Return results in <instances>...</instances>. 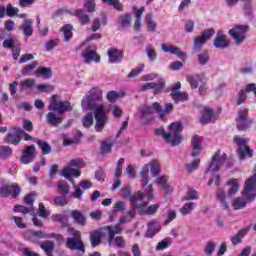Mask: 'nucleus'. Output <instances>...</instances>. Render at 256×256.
<instances>
[{
	"label": "nucleus",
	"mask_w": 256,
	"mask_h": 256,
	"mask_svg": "<svg viewBox=\"0 0 256 256\" xmlns=\"http://www.w3.org/2000/svg\"><path fill=\"white\" fill-rule=\"evenodd\" d=\"M183 131V126L179 122H173L169 125V131L165 132V128L160 127L156 129L155 133L159 137H163L167 143H171L173 147L180 145L183 141V136L181 132Z\"/></svg>",
	"instance_id": "nucleus-1"
},
{
	"label": "nucleus",
	"mask_w": 256,
	"mask_h": 256,
	"mask_svg": "<svg viewBox=\"0 0 256 256\" xmlns=\"http://www.w3.org/2000/svg\"><path fill=\"white\" fill-rule=\"evenodd\" d=\"M103 100V91L99 87H93L83 97L81 105L83 111H93L99 107H105L101 101Z\"/></svg>",
	"instance_id": "nucleus-2"
},
{
	"label": "nucleus",
	"mask_w": 256,
	"mask_h": 256,
	"mask_svg": "<svg viewBox=\"0 0 256 256\" xmlns=\"http://www.w3.org/2000/svg\"><path fill=\"white\" fill-rule=\"evenodd\" d=\"M226 185L230 186V189L227 192L223 188H219L216 192L217 200L222 209H229L231 198L235 197L236 193H239V180L230 179L227 181Z\"/></svg>",
	"instance_id": "nucleus-3"
},
{
	"label": "nucleus",
	"mask_w": 256,
	"mask_h": 256,
	"mask_svg": "<svg viewBox=\"0 0 256 256\" xmlns=\"http://www.w3.org/2000/svg\"><path fill=\"white\" fill-rule=\"evenodd\" d=\"M82 167H85L83 159L74 158L61 170L60 175L73 183V179L71 177H81V171H77L75 169H82Z\"/></svg>",
	"instance_id": "nucleus-4"
},
{
	"label": "nucleus",
	"mask_w": 256,
	"mask_h": 256,
	"mask_svg": "<svg viewBox=\"0 0 256 256\" xmlns=\"http://www.w3.org/2000/svg\"><path fill=\"white\" fill-rule=\"evenodd\" d=\"M70 235L72 237L66 239L67 249L85 253V244H83V240L81 239V232L79 230L70 229Z\"/></svg>",
	"instance_id": "nucleus-5"
},
{
	"label": "nucleus",
	"mask_w": 256,
	"mask_h": 256,
	"mask_svg": "<svg viewBox=\"0 0 256 256\" xmlns=\"http://www.w3.org/2000/svg\"><path fill=\"white\" fill-rule=\"evenodd\" d=\"M233 143L238 146V157L239 159H247L253 157V150L247 145L249 138H243L239 135L234 136Z\"/></svg>",
	"instance_id": "nucleus-6"
},
{
	"label": "nucleus",
	"mask_w": 256,
	"mask_h": 256,
	"mask_svg": "<svg viewBox=\"0 0 256 256\" xmlns=\"http://www.w3.org/2000/svg\"><path fill=\"white\" fill-rule=\"evenodd\" d=\"M149 167V164H145L140 171L141 187L146 193L147 200L153 201L155 196L153 195V185H149Z\"/></svg>",
	"instance_id": "nucleus-7"
},
{
	"label": "nucleus",
	"mask_w": 256,
	"mask_h": 256,
	"mask_svg": "<svg viewBox=\"0 0 256 256\" xmlns=\"http://www.w3.org/2000/svg\"><path fill=\"white\" fill-rule=\"evenodd\" d=\"M94 119L96 121L94 129L97 133H101L105 129V125L109 123V117H107V110L105 106H99L94 110Z\"/></svg>",
	"instance_id": "nucleus-8"
},
{
	"label": "nucleus",
	"mask_w": 256,
	"mask_h": 256,
	"mask_svg": "<svg viewBox=\"0 0 256 256\" xmlns=\"http://www.w3.org/2000/svg\"><path fill=\"white\" fill-rule=\"evenodd\" d=\"M72 110L73 106H71V103H69V101H59L57 100V95H53L51 97L50 104L48 105V111H57V113L63 115V113H66V111Z\"/></svg>",
	"instance_id": "nucleus-9"
},
{
	"label": "nucleus",
	"mask_w": 256,
	"mask_h": 256,
	"mask_svg": "<svg viewBox=\"0 0 256 256\" xmlns=\"http://www.w3.org/2000/svg\"><path fill=\"white\" fill-rule=\"evenodd\" d=\"M227 160V154L225 152H221L218 150L212 156V161L210 162L208 168L206 169L205 173H215L219 169H221L223 163Z\"/></svg>",
	"instance_id": "nucleus-10"
},
{
	"label": "nucleus",
	"mask_w": 256,
	"mask_h": 256,
	"mask_svg": "<svg viewBox=\"0 0 256 256\" xmlns=\"http://www.w3.org/2000/svg\"><path fill=\"white\" fill-rule=\"evenodd\" d=\"M213 35H215V29L213 28L202 31L198 37L194 38V51H199Z\"/></svg>",
	"instance_id": "nucleus-11"
},
{
	"label": "nucleus",
	"mask_w": 256,
	"mask_h": 256,
	"mask_svg": "<svg viewBox=\"0 0 256 256\" xmlns=\"http://www.w3.org/2000/svg\"><path fill=\"white\" fill-rule=\"evenodd\" d=\"M243 195L248 201H253L256 197V174L245 181Z\"/></svg>",
	"instance_id": "nucleus-12"
},
{
	"label": "nucleus",
	"mask_w": 256,
	"mask_h": 256,
	"mask_svg": "<svg viewBox=\"0 0 256 256\" xmlns=\"http://www.w3.org/2000/svg\"><path fill=\"white\" fill-rule=\"evenodd\" d=\"M247 26L238 25L229 30V35L234 39L236 45H240L245 41V33H247Z\"/></svg>",
	"instance_id": "nucleus-13"
},
{
	"label": "nucleus",
	"mask_w": 256,
	"mask_h": 256,
	"mask_svg": "<svg viewBox=\"0 0 256 256\" xmlns=\"http://www.w3.org/2000/svg\"><path fill=\"white\" fill-rule=\"evenodd\" d=\"M147 199V193L144 191H138L137 194L130 197V203L132 207H135L136 209H144V207H147L149 205V202L143 201L144 199Z\"/></svg>",
	"instance_id": "nucleus-14"
},
{
	"label": "nucleus",
	"mask_w": 256,
	"mask_h": 256,
	"mask_svg": "<svg viewBox=\"0 0 256 256\" xmlns=\"http://www.w3.org/2000/svg\"><path fill=\"white\" fill-rule=\"evenodd\" d=\"M0 195L1 197H13V199H16V197H19L21 195V187L17 185L16 183H13L8 186H4L0 188Z\"/></svg>",
	"instance_id": "nucleus-15"
},
{
	"label": "nucleus",
	"mask_w": 256,
	"mask_h": 256,
	"mask_svg": "<svg viewBox=\"0 0 256 256\" xmlns=\"http://www.w3.org/2000/svg\"><path fill=\"white\" fill-rule=\"evenodd\" d=\"M95 51H97L96 46H88L84 51H82V57L85 63H99L101 61V56H99Z\"/></svg>",
	"instance_id": "nucleus-16"
},
{
	"label": "nucleus",
	"mask_w": 256,
	"mask_h": 256,
	"mask_svg": "<svg viewBox=\"0 0 256 256\" xmlns=\"http://www.w3.org/2000/svg\"><path fill=\"white\" fill-rule=\"evenodd\" d=\"M152 108L154 109V111H156V113L158 114L159 119H161V121H165V117H167V115H170L171 113H173V104L172 103H167L163 109L161 107V105H159V103L155 102L152 104Z\"/></svg>",
	"instance_id": "nucleus-17"
},
{
	"label": "nucleus",
	"mask_w": 256,
	"mask_h": 256,
	"mask_svg": "<svg viewBox=\"0 0 256 256\" xmlns=\"http://www.w3.org/2000/svg\"><path fill=\"white\" fill-rule=\"evenodd\" d=\"M46 119L48 125H51V127H59V125L63 123V114L55 112V110H50V112L46 114Z\"/></svg>",
	"instance_id": "nucleus-18"
},
{
	"label": "nucleus",
	"mask_w": 256,
	"mask_h": 256,
	"mask_svg": "<svg viewBox=\"0 0 256 256\" xmlns=\"http://www.w3.org/2000/svg\"><path fill=\"white\" fill-rule=\"evenodd\" d=\"M161 49L164 53H171V55H176L182 60L187 59V53L181 51V48L177 46L161 44Z\"/></svg>",
	"instance_id": "nucleus-19"
},
{
	"label": "nucleus",
	"mask_w": 256,
	"mask_h": 256,
	"mask_svg": "<svg viewBox=\"0 0 256 256\" xmlns=\"http://www.w3.org/2000/svg\"><path fill=\"white\" fill-rule=\"evenodd\" d=\"M74 199H83V190L81 189H91V187H93V184L91 183V181H87L84 180L82 182L79 183V185H75L74 184Z\"/></svg>",
	"instance_id": "nucleus-20"
},
{
	"label": "nucleus",
	"mask_w": 256,
	"mask_h": 256,
	"mask_svg": "<svg viewBox=\"0 0 256 256\" xmlns=\"http://www.w3.org/2000/svg\"><path fill=\"white\" fill-rule=\"evenodd\" d=\"M191 89H198L199 86L205 81V74H192L186 77Z\"/></svg>",
	"instance_id": "nucleus-21"
},
{
	"label": "nucleus",
	"mask_w": 256,
	"mask_h": 256,
	"mask_svg": "<svg viewBox=\"0 0 256 256\" xmlns=\"http://www.w3.org/2000/svg\"><path fill=\"white\" fill-rule=\"evenodd\" d=\"M35 159V146H28L22 155L21 163L29 165Z\"/></svg>",
	"instance_id": "nucleus-22"
},
{
	"label": "nucleus",
	"mask_w": 256,
	"mask_h": 256,
	"mask_svg": "<svg viewBox=\"0 0 256 256\" xmlns=\"http://www.w3.org/2000/svg\"><path fill=\"white\" fill-rule=\"evenodd\" d=\"M106 230L108 231V245H113V237L123 231V225L116 224L114 226H107Z\"/></svg>",
	"instance_id": "nucleus-23"
},
{
	"label": "nucleus",
	"mask_w": 256,
	"mask_h": 256,
	"mask_svg": "<svg viewBox=\"0 0 256 256\" xmlns=\"http://www.w3.org/2000/svg\"><path fill=\"white\" fill-rule=\"evenodd\" d=\"M228 46L229 40H227V36L223 35L221 32H218L214 39V47H216V49H227Z\"/></svg>",
	"instance_id": "nucleus-24"
},
{
	"label": "nucleus",
	"mask_w": 256,
	"mask_h": 256,
	"mask_svg": "<svg viewBox=\"0 0 256 256\" xmlns=\"http://www.w3.org/2000/svg\"><path fill=\"white\" fill-rule=\"evenodd\" d=\"M140 118L143 123H149L153 120V108L147 105H143L140 109Z\"/></svg>",
	"instance_id": "nucleus-25"
},
{
	"label": "nucleus",
	"mask_w": 256,
	"mask_h": 256,
	"mask_svg": "<svg viewBox=\"0 0 256 256\" xmlns=\"http://www.w3.org/2000/svg\"><path fill=\"white\" fill-rule=\"evenodd\" d=\"M108 57L110 63H121L123 59V51L117 48H111L108 50Z\"/></svg>",
	"instance_id": "nucleus-26"
},
{
	"label": "nucleus",
	"mask_w": 256,
	"mask_h": 256,
	"mask_svg": "<svg viewBox=\"0 0 256 256\" xmlns=\"http://www.w3.org/2000/svg\"><path fill=\"white\" fill-rule=\"evenodd\" d=\"M169 178L167 176H158L155 179V183L156 185H159L161 187V189H163V191L165 193H171L173 191V188L171 187V185H169Z\"/></svg>",
	"instance_id": "nucleus-27"
},
{
	"label": "nucleus",
	"mask_w": 256,
	"mask_h": 256,
	"mask_svg": "<svg viewBox=\"0 0 256 256\" xmlns=\"http://www.w3.org/2000/svg\"><path fill=\"white\" fill-rule=\"evenodd\" d=\"M191 145H192V153H191L192 157L199 156V154L203 150V146L201 145V141H199V135L193 136L192 141H191Z\"/></svg>",
	"instance_id": "nucleus-28"
},
{
	"label": "nucleus",
	"mask_w": 256,
	"mask_h": 256,
	"mask_svg": "<svg viewBox=\"0 0 256 256\" xmlns=\"http://www.w3.org/2000/svg\"><path fill=\"white\" fill-rule=\"evenodd\" d=\"M118 29H127L131 27V14L120 15L117 18Z\"/></svg>",
	"instance_id": "nucleus-29"
},
{
	"label": "nucleus",
	"mask_w": 256,
	"mask_h": 256,
	"mask_svg": "<svg viewBox=\"0 0 256 256\" xmlns=\"http://www.w3.org/2000/svg\"><path fill=\"white\" fill-rule=\"evenodd\" d=\"M19 29L23 31L25 37H31L33 35V19H25L24 24Z\"/></svg>",
	"instance_id": "nucleus-30"
},
{
	"label": "nucleus",
	"mask_w": 256,
	"mask_h": 256,
	"mask_svg": "<svg viewBox=\"0 0 256 256\" xmlns=\"http://www.w3.org/2000/svg\"><path fill=\"white\" fill-rule=\"evenodd\" d=\"M72 15L78 18V21L81 23V25H89L91 22L89 15L85 14L81 9L75 10Z\"/></svg>",
	"instance_id": "nucleus-31"
},
{
	"label": "nucleus",
	"mask_w": 256,
	"mask_h": 256,
	"mask_svg": "<svg viewBox=\"0 0 256 256\" xmlns=\"http://www.w3.org/2000/svg\"><path fill=\"white\" fill-rule=\"evenodd\" d=\"M71 217L74 220V222L77 223V225L85 226L87 223V219L79 210H72Z\"/></svg>",
	"instance_id": "nucleus-32"
},
{
	"label": "nucleus",
	"mask_w": 256,
	"mask_h": 256,
	"mask_svg": "<svg viewBox=\"0 0 256 256\" xmlns=\"http://www.w3.org/2000/svg\"><path fill=\"white\" fill-rule=\"evenodd\" d=\"M40 247L47 256H53V251L55 250V243L53 241H44L40 244Z\"/></svg>",
	"instance_id": "nucleus-33"
},
{
	"label": "nucleus",
	"mask_w": 256,
	"mask_h": 256,
	"mask_svg": "<svg viewBox=\"0 0 256 256\" xmlns=\"http://www.w3.org/2000/svg\"><path fill=\"white\" fill-rule=\"evenodd\" d=\"M213 115V110H211L209 107H205L204 114L200 118V123H202V125H207L208 123H211V121H213Z\"/></svg>",
	"instance_id": "nucleus-34"
},
{
	"label": "nucleus",
	"mask_w": 256,
	"mask_h": 256,
	"mask_svg": "<svg viewBox=\"0 0 256 256\" xmlns=\"http://www.w3.org/2000/svg\"><path fill=\"white\" fill-rule=\"evenodd\" d=\"M145 53L149 61H157V50L155 49V46H153V44H147L145 46Z\"/></svg>",
	"instance_id": "nucleus-35"
},
{
	"label": "nucleus",
	"mask_w": 256,
	"mask_h": 256,
	"mask_svg": "<svg viewBox=\"0 0 256 256\" xmlns=\"http://www.w3.org/2000/svg\"><path fill=\"white\" fill-rule=\"evenodd\" d=\"M127 205L123 201H118L114 204L113 209H112V215L109 216L110 221H113L115 215L117 213L125 211Z\"/></svg>",
	"instance_id": "nucleus-36"
},
{
	"label": "nucleus",
	"mask_w": 256,
	"mask_h": 256,
	"mask_svg": "<svg viewBox=\"0 0 256 256\" xmlns=\"http://www.w3.org/2000/svg\"><path fill=\"white\" fill-rule=\"evenodd\" d=\"M247 233H249V228H243L240 231H238V233L231 238L232 244L239 245V243L243 241V237H245Z\"/></svg>",
	"instance_id": "nucleus-37"
},
{
	"label": "nucleus",
	"mask_w": 256,
	"mask_h": 256,
	"mask_svg": "<svg viewBox=\"0 0 256 256\" xmlns=\"http://www.w3.org/2000/svg\"><path fill=\"white\" fill-rule=\"evenodd\" d=\"M197 207V203L195 202H187L185 203L182 208H180L181 215H191L193 213L194 209Z\"/></svg>",
	"instance_id": "nucleus-38"
},
{
	"label": "nucleus",
	"mask_w": 256,
	"mask_h": 256,
	"mask_svg": "<svg viewBox=\"0 0 256 256\" xmlns=\"http://www.w3.org/2000/svg\"><path fill=\"white\" fill-rule=\"evenodd\" d=\"M63 33L64 41H71L73 39V25L67 24L61 28Z\"/></svg>",
	"instance_id": "nucleus-39"
},
{
	"label": "nucleus",
	"mask_w": 256,
	"mask_h": 256,
	"mask_svg": "<svg viewBox=\"0 0 256 256\" xmlns=\"http://www.w3.org/2000/svg\"><path fill=\"white\" fill-rule=\"evenodd\" d=\"M35 237H39L40 239H49L51 237H54V239H57V241L61 242L63 241V235L60 234H55V233H51V234H45L42 231H37L34 232Z\"/></svg>",
	"instance_id": "nucleus-40"
},
{
	"label": "nucleus",
	"mask_w": 256,
	"mask_h": 256,
	"mask_svg": "<svg viewBox=\"0 0 256 256\" xmlns=\"http://www.w3.org/2000/svg\"><path fill=\"white\" fill-rule=\"evenodd\" d=\"M156 233H159V225L156 221H151L148 223V229L146 231V237H153Z\"/></svg>",
	"instance_id": "nucleus-41"
},
{
	"label": "nucleus",
	"mask_w": 256,
	"mask_h": 256,
	"mask_svg": "<svg viewBox=\"0 0 256 256\" xmlns=\"http://www.w3.org/2000/svg\"><path fill=\"white\" fill-rule=\"evenodd\" d=\"M170 95L176 103H179V101H187V99H189V94L186 92L174 91Z\"/></svg>",
	"instance_id": "nucleus-42"
},
{
	"label": "nucleus",
	"mask_w": 256,
	"mask_h": 256,
	"mask_svg": "<svg viewBox=\"0 0 256 256\" xmlns=\"http://www.w3.org/2000/svg\"><path fill=\"white\" fill-rule=\"evenodd\" d=\"M34 143H37L43 155H49V153H51V145H49V143L39 139H34Z\"/></svg>",
	"instance_id": "nucleus-43"
},
{
	"label": "nucleus",
	"mask_w": 256,
	"mask_h": 256,
	"mask_svg": "<svg viewBox=\"0 0 256 256\" xmlns=\"http://www.w3.org/2000/svg\"><path fill=\"white\" fill-rule=\"evenodd\" d=\"M15 131L16 133H9L6 137L7 143H11V145H19L21 142V134L17 133V128Z\"/></svg>",
	"instance_id": "nucleus-44"
},
{
	"label": "nucleus",
	"mask_w": 256,
	"mask_h": 256,
	"mask_svg": "<svg viewBox=\"0 0 256 256\" xmlns=\"http://www.w3.org/2000/svg\"><path fill=\"white\" fill-rule=\"evenodd\" d=\"M147 29L151 33H155L157 29V22L153 20V14L149 13L146 15Z\"/></svg>",
	"instance_id": "nucleus-45"
},
{
	"label": "nucleus",
	"mask_w": 256,
	"mask_h": 256,
	"mask_svg": "<svg viewBox=\"0 0 256 256\" xmlns=\"http://www.w3.org/2000/svg\"><path fill=\"white\" fill-rule=\"evenodd\" d=\"M246 205H247V200H245V198L241 196L236 197L232 202V207L235 210L244 209Z\"/></svg>",
	"instance_id": "nucleus-46"
},
{
	"label": "nucleus",
	"mask_w": 256,
	"mask_h": 256,
	"mask_svg": "<svg viewBox=\"0 0 256 256\" xmlns=\"http://www.w3.org/2000/svg\"><path fill=\"white\" fill-rule=\"evenodd\" d=\"M119 97H125V92L109 91L106 96L109 103H115Z\"/></svg>",
	"instance_id": "nucleus-47"
},
{
	"label": "nucleus",
	"mask_w": 256,
	"mask_h": 256,
	"mask_svg": "<svg viewBox=\"0 0 256 256\" xmlns=\"http://www.w3.org/2000/svg\"><path fill=\"white\" fill-rule=\"evenodd\" d=\"M159 211V204H153L147 207V209H141L139 215H155Z\"/></svg>",
	"instance_id": "nucleus-48"
},
{
	"label": "nucleus",
	"mask_w": 256,
	"mask_h": 256,
	"mask_svg": "<svg viewBox=\"0 0 256 256\" xmlns=\"http://www.w3.org/2000/svg\"><path fill=\"white\" fill-rule=\"evenodd\" d=\"M102 234L100 231H94L90 234V243L92 247H97L101 243Z\"/></svg>",
	"instance_id": "nucleus-49"
},
{
	"label": "nucleus",
	"mask_w": 256,
	"mask_h": 256,
	"mask_svg": "<svg viewBox=\"0 0 256 256\" xmlns=\"http://www.w3.org/2000/svg\"><path fill=\"white\" fill-rule=\"evenodd\" d=\"M150 173L152 177H157L161 173V164L156 160L150 161Z\"/></svg>",
	"instance_id": "nucleus-50"
},
{
	"label": "nucleus",
	"mask_w": 256,
	"mask_h": 256,
	"mask_svg": "<svg viewBox=\"0 0 256 256\" xmlns=\"http://www.w3.org/2000/svg\"><path fill=\"white\" fill-rule=\"evenodd\" d=\"M251 123H253L252 120H243L236 118V125L239 131H245V129H247L251 125Z\"/></svg>",
	"instance_id": "nucleus-51"
},
{
	"label": "nucleus",
	"mask_w": 256,
	"mask_h": 256,
	"mask_svg": "<svg viewBox=\"0 0 256 256\" xmlns=\"http://www.w3.org/2000/svg\"><path fill=\"white\" fill-rule=\"evenodd\" d=\"M36 75H41L42 77H44V79H51V77H53L51 68H45V67L38 68L36 71Z\"/></svg>",
	"instance_id": "nucleus-52"
},
{
	"label": "nucleus",
	"mask_w": 256,
	"mask_h": 256,
	"mask_svg": "<svg viewBox=\"0 0 256 256\" xmlns=\"http://www.w3.org/2000/svg\"><path fill=\"white\" fill-rule=\"evenodd\" d=\"M94 118H93V113L89 112L82 118V125L86 129H89L93 125Z\"/></svg>",
	"instance_id": "nucleus-53"
},
{
	"label": "nucleus",
	"mask_w": 256,
	"mask_h": 256,
	"mask_svg": "<svg viewBox=\"0 0 256 256\" xmlns=\"http://www.w3.org/2000/svg\"><path fill=\"white\" fill-rule=\"evenodd\" d=\"M19 45V42H17V38H10L3 41L2 46L5 49H15Z\"/></svg>",
	"instance_id": "nucleus-54"
},
{
	"label": "nucleus",
	"mask_w": 256,
	"mask_h": 256,
	"mask_svg": "<svg viewBox=\"0 0 256 256\" xmlns=\"http://www.w3.org/2000/svg\"><path fill=\"white\" fill-rule=\"evenodd\" d=\"M110 247H119L123 249L125 247V239L123 236H113V243L109 244Z\"/></svg>",
	"instance_id": "nucleus-55"
},
{
	"label": "nucleus",
	"mask_w": 256,
	"mask_h": 256,
	"mask_svg": "<svg viewBox=\"0 0 256 256\" xmlns=\"http://www.w3.org/2000/svg\"><path fill=\"white\" fill-rule=\"evenodd\" d=\"M200 163H201V160L197 158L193 162L186 164L185 169L188 173H192V171H197V169H199Z\"/></svg>",
	"instance_id": "nucleus-56"
},
{
	"label": "nucleus",
	"mask_w": 256,
	"mask_h": 256,
	"mask_svg": "<svg viewBox=\"0 0 256 256\" xmlns=\"http://www.w3.org/2000/svg\"><path fill=\"white\" fill-rule=\"evenodd\" d=\"M197 199H199V193L195 189L188 190L183 198L184 201H195Z\"/></svg>",
	"instance_id": "nucleus-57"
},
{
	"label": "nucleus",
	"mask_w": 256,
	"mask_h": 256,
	"mask_svg": "<svg viewBox=\"0 0 256 256\" xmlns=\"http://www.w3.org/2000/svg\"><path fill=\"white\" fill-rule=\"evenodd\" d=\"M13 155V149L9 146H1L0 147V157L2 159H7V157H11Z\"/></svg>",
	"instance_id": "nucleus-58"
},
{
	"label": "nucleus",
	"mask_w": 256,
	"mask_h": 256,
	"mask_svg": "<svg viewBox=\"0 0 256 256\" xmlns=\"http://www.w3.org/2000/svg\"><path fill=\"white\" fill-rule=\"evenodd\" d=\"M58 191L62 195H69L71 193V188L69 187V184L65 182H59L58 183Z\"/></svg>",
	"instance_id": "nucleus-59"
},
{
	"label": "nucleus",
	"mask_w": 256,
	"mask_h": 256,
	"mask_svg": "<svg viewBox=\"0 0 256 256\" xmlns=\"http://www.w3.org/2000/svg\"><path fill=\"white\" fill-rule=\"evenodd\" d=\"M198 63L200 65H207L209 63V52L204 50L200 54H198Z\"/></svg>",
	"instance_id": "nucleus-60"
},
{
	"label": "nucleus",
	"mask_w": 256,
	"mask_h": 256,
	"mask_svg": "<svg viewBox=\"0 0 256 256\" xmlns=\"http://www.w3.org/2000/svg\"><path fill=\"white\" fill-rule=\"evenodd\" d=\"M33 85H35V79L28 78L20 82V89H22V91H24L25 89H31Z\"/></svg>",
	"instance_id": "nucleus-61"
},
{
	"label": "nucleus",
	"mask_w": 256,
	"mask_h": 256,
	"mask_svg": "<svg viewBox=\"0 0 256 256\" xmlns=\"http://www.w3.org/2000/svg\"><path fill=\"white\" fill-rule=\"evenodd\" d=\"M145 69V64H140L139 66H137L136 68H134L129 74H128V78H134L137 77V75H140L141 72Z\"/></svg>",
	"instance_id": "nucleus-62"
},
{
	"label": "nucleus",
	"mask_w": 256,
	"mask_h": 256,
	"mask_svg": "<svg viewBox=\"0 0 256 256\" xmlns=\"http://www.w3.org/2000/svg\"><path fill=\"white\" fill-rule=\"evenodd\" d=\"M37 65H39V62L33 61L31 64L24 66V68L22 69V75H29V73H31L33 69L37 67Z\"/></svg>",
	"instance_id": "nucleus-63"
},
{
	"label": "nucleus",
	"mask_w": 256,
	"mask_h": 256,
	"mask_svg": "<svg viewBox=\"0 0 256 256\" xmlns=\"http://www.w3.org/2000/svg\"><path fill=\"white\" fill-rule=\"evenodd\" d=\"M19 13V8L13 7L11 4H7L6 6V15L8 17H15Z\"/></svg>",
	"instance_id": "nucleus-64"
}]
</instances>
